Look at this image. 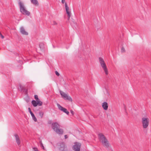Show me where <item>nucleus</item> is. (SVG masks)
<instances>
[{
	"mask_svg": "<svg viewBox=\"0 0 151 151\" xmlns=\"http://www.w3.org/2000/svg\"><path fill=\"white\" fill-rule=\"evenodd\" d=\"M98 137L100 141L101 142L102 145L108 150L113 151L109 143L104 135L102 133L98 134Z\"/></svg>",
	"mask_w": 151,
	"mask_h": 151,
	"instance_id": "nucleus-1",
	"label": "nucleus"
},
{
	"mask_svg": "<svg viewBox=\"0 0 151 151\" xmlns=\"http://www.w3.org/2000/svg\"><path fill=\"white\" fill-rule=\"evenodd\" d=\"M52 128L57 134H63V130L60 128V125L57 122H53L52 124Z\"/></svg>",
	"mask_w": 151,
	"mask_h": 151,
	"instance_id": "nucleus-2",
	"label": "nucleus"
},
{
	"mask_svg": "<svg viewBox=\"0 0 151 151\" xmlns=\"http://www.w3.org/2000/svg\"><path fill=\"white\" fill-rule=\"evenodd\" d=\"M99 60L101 66L104 70L106 75H108V70L103 59L101 57H99Z\"/></svg>",
	"mask_w": 151,
	"mask_h": 151,
	"instance_id": "nucleus-3",
	"label": "nucleus"
},
{
	"mask_svg": "<svg viewBox=\"0 0 151 151\" xmlns=\"http://www.w3.org/2000/svg\"><path fill=\"white\" fill-rule=\"evenodd\" d=\"M142 122L143 128H147L149 125V119L146 117H143L142 119Z\"/></svg>",
	"mask_w": 151,
	"mask_h": 151,
	"instance_id": "nucleus-4",
	"label": "nucleus"
},
{
	"mask_svg": "<svg viewBox=\"0 0 151 151\" xmlns=\"http://www.w3.org/2000/svg\"><path fill=\"white\" fill-rule=\"evenodd\" d=\"M60 92L62 97L65 100H68L71 101H72V99L71 97L69 96L67 94L61 91H60Z\"/></svg>",
	"mask_w": 151,
	"mask_h": 151,
	"instance_id": "nucleus-5",
	"label": "nucleus"
},
{
	"mask_svg": "<svg viewBox=\"0 0 151 151\" xmlns=\"http://www.w3.org/2000/svg\"><path fill=\"white\" fill-rule=\"evenodd\" d=\"M72 147L73 149L75 151H80L81 144L80 143L76 142Z\"/></svg>",
	"mask_w": 151,
	"mask_h": 151,
	"instance_id": "nucleus-6",
	"label": "nucleus"
},
{
	"mask_svg": "<svg viewBox=\"0 0 151 151\" xmlns=\"http://www.w3.org/2000/svg\"><path fill=\"white\" fill-rule=\"evenodd\" d=\"M57 105L58 109L60 110L65 113L66 114H67L68 115L69 114V111H67V109H66L63 107L60 104H57Z\"/></svg>",
	"mask_w": 151,
	"mask_h": 151,
	"instance_id": "nucleus-7",
	"label": "nucleus"
},
{
	"mask_svg": "<svg viewBox=\"0 0 151 151\" xmlns=\"http://www.w3.org/2000/svg\"><path fill=\"white\" fill-rule=\"evenodd\" d=\"M32 104L34 107H36L37 105L39 106H42V102L41 101H36L33 100L32 101Z\"/></svg>",
	"mask_w": 151,
	"mask_h": 151,
	"instance_id": "nucleus-8",
	"label": "nucleus"
},
{
	"mask_svg": "<svg viewBox=\"0 0 151 151\" xmlns=\"http://www.w3.org/2000/svg\"><path fill=\"white\" fill-rule=\"evenodd\" d=\"M16 141L18 145L19 146L21 144V141L19 135L17 134H14V135Z\"/></svg>",
	"mask_w": 151,
	"mask_h": 151,
	"instance_id": "nucleus-9",
	"label": "nucleus"
},
{
	"mask_svg": "<svg viewBox=\"0 0 151 151\" xmlns=\"http://www.w3.org/2000/svg\"><path fill=\"white\" fill-rule=\"evenodd\" d=\"M18 4L19 7L20 9H25V8L24 4V3L21 2L20 0H19Z\"/></svg>",
	"mask_w": 151,
	"mask_h": 151,
	"instance_id": "nucleus-10",
	"label": "nucleus"
},
{
	"mask_svg": "<svg viewBox=\"0 0 151 151\" xmlns=\"http://www.w3.org/2000/svg\"><path fill=\"white\" fill-rule=\"evenodd\" d=\"M21 33L23 35H27L28 33L26 32L23 27H22L20 28Z\"/></svg>",
	"mask_w": 151,
	"mask_h": 151,
	"instance_id": "nucleus-11",
	"label": "nucleus"
},
{
	"mask_svg": "<svg viewBox=\"0 0 151 151\" xmlns=\"http://www.w3.org/2000/svg\"><path fill=\"white\" fill-rule=\"evenodd\" d=\"M28 111H29V112L30 113V114L33 119L34 120V121L35 122H37V119L35 116L34 114H33V113L32 112L31 110V109L30 108H28Z\"/></svg>",
	"mask_w": 151,
	"mask_h": 151,
	"instance_id": "nucleus-12",
	"label": "nucleus"
},
{
	"mask_svg": "<svg viewBox=\"0 0 151 151\" xmlns=\"http://www.w3.org/2000/svg\"><path fill=\"white\" fill-rule=\"evenodd\" d=\"M102 105L103 109L104 110H106L108 109V103L106 102H104L102 104Z\"/></svg>",
	"mask_w": 151,
	"mask_h": 151,
	"instance_id": "nucleus-13",
	"label": "nucleus"
},
{
	"mask_svg": "<svg viewBox=\"0 0 151 151\" xmlns=\"http://www.w3.org/2000/svg\"><path fill=\"white\" fill-rule=\"evenodd\" d=\"M20 11L24 15L29 16L30 14V12L27 10H20Z\"/></svg>",
	"mask_w": 151,
	"mask_h": 151,
	"instance_id": "nucleus-14",
	"label": "nucleus"
},
{
	"mask_svg": "<svg viewBox=\"0 0 151 151\" xmlns=\"http://www.w3.org/2000/svg\"><path fill=\"white\" fill-rule=\"evenodd\" d=\"M32 3L34 5L37 6L38 5V3L37 0H30Z\"/></svg>",
	"mask_w": 151,
	"mask_h": 151,
	"instance_id": "nucleus-15",
	"label": "nucleus"
},
{
	"mask_svg": "<svg viewBox=\"0 0 151 151\" xmlns=\"http://www.w3.org/2000/svg\"><path fill=\"white\" fill-rule=\"evenodd\" d=\"M61 3L63 4H65V9H69V8L66 2H65V0H61Z\"/></svg>",
	"mask_w": 151,
	"mask_h": 151,
	"instance_id": "nucleus-16",
	"label": "nucleus"
},
{
	"mask_svg": "<svg viewBox=\"0 0 151 151\" xmlns=\"http://www.w3.org/2000/svg\"><path fill=\"white\" fill-rule=\"evenodd\" d=\"M66 13L68 17V19L70 17L71 15V10H66Z\"/></svg>",
	"mask_w": 151,
	"mask_h": 151,
	"instance_id": "nucleus-17",
	"label": "nucleus"
},
{
	"mask_svg": "<svg viewBox=\"0 0 151 151\" xmlns=\"http://www.w3.org/2000/svg\"><path fill=\"white\" fill-rule=\"evenodd\" d=\"M60 148L61 149L62 148L63 150H64L65 148L66 147V146H65V144L63 142H62L60 145Z\"/></svg>",
	"mask_w": 151,
	"mask_h": 151,
	"instance_id": "nucleus-18",
	"label": "nucleus"
},
{
	"mask_svg": "<svg viewBox=\"0 0 151 151\" xmlns=\"http://www.w3.org/2000/svg\"><path fill=\"white\" fill-rule=\"evenodd\" d=\"M34 97L36 101H40L38 98V96L37 95H35L34 96Z\"/></svg>",
	"mask_w": 151,
	"mask_h": 151,
	"instance_id": "nucleus-19",
	"label": "nucleus"
},
{
	"mask_svg": "<svg viewBox=\"0 0 151 151\" xmlns=\"http://www.w3.org/2000/svg\"><path fill=\"white\" fill-rule=\"evenodd\" d=\"M39 116L41 117L42 118L44 115V113L42 111H40L39 112Z\"/></svg>",
	"mask_w": 151,
	"mask_h": 151,
	"instance_id": "nucleus-20",
	"label": "nucleus"
},
{
	"mask_svg": "<svg viewBox=\"0 0 151 151\" xmlns=\"http://www.w3.org/2000/svg\"><path fill=\"white\" fill-rule=\"evenodd\" d=\"M40 147L42 148V149L43 150H45V147L43 146V145L42 142L41 141H40Z\"/></svg>",
	"mask_w": 151,
	"mask_h": 151,
	"instance_id": "nucleus-21",
	"label": "nucleus"
},
{
	"mask_svg": "<svg viewBox=\"0 0 151 151\" xmlns=\"http://www.w3.org/2000/svg\"><path fill=\"white\" fill-rule=\"evenodd\" d=\"M121 51L122 52H125V50L124 47H122L121 49Z\"/></svg>",
	"mask_w": 151,
	"mask_h": 151,
	"instance_id": "nucleus-22",
	"label": "nucleus"
},
{
	"mask_svg": "<svg viewBox=\"0 0 151 151\" xmlns=\"http://www.w3.org/2000/svg\"><path fill=\"white\" fill-rule=\"evenodd\" d=\"M43 44H40V48H42L43 47Z\"/></svg>",
	"mask_w": 151,
	"mask_h": 151,
	"instance_id": "nucleus-23",
	"label": "nucleus"
},
{
	"mask_svg": "<svg viewBox=\"0 0 151 151\" xmlns=\"http://www.w3.org/2000/svg\"><path fill=\"white\" fill-rule=\"evenodd\" d=\"M55 74H56V75H57V76H59L60 75L59 73L57 71H55Z\"/></svg>",
	"mask_w": 151,
	"mask_h": 151,
	"instance_id": "nucleus-24",
	"label": "nucleus"
},
{
	"mask_svg": "<svg viewBox=\"0 0 151 151\" xmlns=\"http://www.w3.org/2000/svg\"><path fill=\"white\" fill-rule=\"evenodd\" d=\"M106 95L107 96H109V94L108 91L106 89Z\"/></svg>",
	"mask_w": 151,
	"mask_h": 151,
	"instance_id": "nucleus-25",
	"label": "nucleus"
},
{
	"mask_svg": "<svg viewBox=\"0 0 151 151\" xmlns=\"http://www.w3.org/2000/svg\"><path fill=\"white\" fill-rule=\"evenodd\" d=\"M33 149H34V151H39L37 148H34Z\"/></svg>",
	"mask_w": 151,
	"mask_h": 151,
	"instance_id": "nucleus-26",
	"label": "nucleus"
},
{
	"mask_svg": "<svg viewBox=\"0 0 151 151\" xmlns=\"http://www.w3.org/2000/svg\"><path fill=\"white\" fill-rule=\"evenodd\" d=\"M53 25H56L57 24V23L55 21L53 22Z\"/></svg>",
	"mask_w": 151,
	"mask_h": 151,
	"instance_id": "nucleus-27",
	"label": "nucleus"
},
{
	"mask_svg": "<svg viewBox=\"0 0 151 151\" xmlns=\"http://www.w3.org/2000/svg\"><path fill=\"white\" fill-rule=\"evenodd\" d=\"M70 113H71L73 115V113H74V112H73V111L72 110H71L70 111Z\"/></svg>",
	"mask_w": 151,
	"mask_h": 151,
	"instance_id": "nucleus-28",
	"label": "nucleus"
},
{
	"mask_svg": "<svg viewBox=\"0 0 151 151\" xmlns=\"http://www.w3.org/2000/svg\"><path fill=\"white\" fill-rule=\"evenodd\" d=\"M2 38L3 39L4 38V37L1 34L0 35Z\"/></svg>",
	"mask_w": 151,
	"mask_h": 151,
	"instance_id": "nucleus-29",
	"label": "nucleus"
},
{
	"mask_svg": "<svg viewBox=\"0 0 151 151\" xmlns=\"http://www.w3.org/2000/svg\"><path fill=\"white\" fill-rule=\"evenodd\" d=\"M64 137H65V139L67 138H68V136H67V135H65L64 136Z\"/></svg>",
	"mask_w": 151,
	"mask_h": 151,
	"instance_id": "nucleus-30",
	"label": "nucleus"
},
{
	"mask_svg": "<svg viewBox=\"0 0 151 151\" xmlns=\"http://www.w3.org/2000/svg\"><path fill=\"white\" fill-rule=\"evenodd\" d=\"M1 34V32H0V35Z\"/></svg>",
	"mask_w": 151,
	"mask_h": 151,
	"instance_id": "nucleus-31",
	"label": "nucleus"
}]
</instances>
